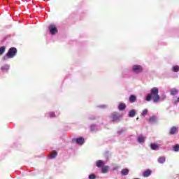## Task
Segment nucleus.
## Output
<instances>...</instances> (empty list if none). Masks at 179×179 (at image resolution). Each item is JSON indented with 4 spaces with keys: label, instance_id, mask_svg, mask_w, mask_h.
<instances>
[{
    "label": "nucleus",
    "instance_id": "nucleus-1",
    "mask_svg": "<svg viewBox=\"0 0 179 179\" xmlns=\"http://www.w3.org/2000/svg\"><path fill=\"white\" fill-rule=\"evenodd\" d=\"M146 101H153L154 103H159L160 101V96L159 95V88L153 87L151 90V92L148 94L146 98Z\"/></svg>",
    "mask_w": 179,
    "mask_h": 179
},
{
    "label": "nucleus",
    "instance_id": "nucleus-2",
    "mask_svg": "<svg viewBox=\"0 0 179 179\" xmlns=\"http://www.w3.org/2000/svg\"><path fill=\"white\" fill-rule=\"evenodd\" d=\"M16 54H17V49H16V48H10L6 53V56L3 57V59H6L7 58H13Z\"/></svg>",
    "mask_w": 179,
    "mask_h": 179
},
{
    "label": "nucleus",
    "instance_id": "nucleus-3",
    "mask_svg": "<svg viewBox=\"0 0 179 179\" xmlns=\"http://www.w3.org/2000/svg\"><path fill=\"white\" fill-rule=\"evenodd\" d=\"M110 118L113 122H120V120L122 118V115L115 112L111 114Z\"/></svg>",
    "mask_w": 179,
    "mask_h": 179
},
{
    "label": "nucleus",
    "instance_id": "nucleus-4",
    "mask_svg": "<svg viewBox=\"0 0 179 179\" xmlns=\"http://www.w3.org/2000/svg\"><path fill=\"white\" fill-rule=\"evenodd\" d=\"M134 73H141L143 72V68L141 65H134L132 67Z\"/></svg>",
    "mask_w": 179,
    "mask_h": 179
},
{
    "label": "nucleus",
    "instance_id": "nucleus-5",
    "mask_svg": "<svg viewBox=\"0 0 179 179\" xmlns=\"http://www.w3.org/2000/svg\"><path fill=\"white\" fill-rule=\"evenodd\" d=\"M50 33L52 34V35L57 34L58 33V29H57V27L54 24H50L48 27Z\"/></svg>",
    "mask_w": 179,
    "mask_h": 179
},
{
    "label": "nucleus",
    "instance_id": "nucleus-6",
    "mask_svg": "<svg viewBox=\"0 0 179 179\" xmlns=\"http://www.w3.org/2000/svg\"><path fill=\"white\" fill-rule=\"evenodd\" d=\"M177 132H178V127L173 126L169 130V135H175Z\"/></svg>",
    "mask_w": 179,
    "mask_h": 179
},
{
    "label": "nucleus",
    "instance_id": "nucleus-7",
    "mask_svg": "<svg viewBox=\"0 0 179 179\" xmlns=\"http://www.w3.org/2000/svg\"><path fill=\"white\" fill-rule=\"evenodd\" d=\"M75 141L77 145H83L85 143V138L83 137L76 138Z\"/></svg>",
    "mask_w": 179,
    "mask_h": 179
},
{
    "label": "nucleus",
    "instance_id": "nucleus-8",
    "mask_svg": "<svg viewBox=\"0 0 179 179\" xmlns=\"http://www.w3.org/2000/svg\"><path fill=\"white\" fill-rule=\"evenodd\" d=\"M124 108H127V105L124 103H120L118 106V110L120 111H124Z\"/></svg>",
    "mask_w": 179,
    "mask_h": 179
},
{
    "label": "nucleus",
    "instance_id": "nucleus-9",
    "mask_svg": "<svg viewBox=\"0 0 179 179\" xmlns=\"http://www.w3.org/2000/svg\"><path fill=\"white\" fill-rule=\"evenodd\" d=\"M150 174H152V171H150V169H148L143 172V176L149 177V176H150Z\"/></svg>",
    "mask_w": 179,
    "mask_h": 179
},
{
    "label": "nucleus",
    "instance_id": "nucleus-10",
    "mask_svg": "<svg viewBox=\"0 0 179 179\" xmlns=\"http://www.w3.org/2000/svg\"><path fill=\"white\" fill-rule=\"evenodd\" d=\"M130 103H135L136 101V96L131 95L129 98Z\"/></svg>",
    "mask_w": 179,
    "mask_h": 179
},
{
    "label": "nucleus",
    "instance_id": "nucleus-11",
    "mask_svg": "<svg viewBox=\"0 0 179 179\" xmlns=\"http://www.w3.org/2000/svg\"><path fill=\"white\" fill-rule=\"evenodd\" d=\"M166 162V157H159L158 158V163H160L161 164H163V163Z\"/></svg>",
    "mask_w": 179,
    "mask_h": 179
},
{
    "label": "nucleus",
    "instance_id": "nucleus-12",
    "mask_svg": "<svg viewBox=\"0 0 179 179\" xmlns=\"http://www.w3.org/2000/svg\"><path fill=\"white\" fill-rule=\"evenodd\" d=\"M137 141L139 143H143V142H145V137L143 136H140L138 137Z\"/></svg>",
    "mask_w": 179,
    "mask_h": 179
},
{
    "label": "nucleus",
    "instance_id": "nucleus-13",
    "mask_svg": "<svg viewBox=\"0 0 179 179\" xmlns=\"http://www.w3.org/2000/svg\"><path fill=\"white\" fill-rule=\"evenodd\" d=\"M136 114V112L135 111V110L133 109L129 111V117H130L131 118H133V117H135Z\"/></svg>",
    "mask_w": 179,
    "mask_h": 179
},
{
    "label": "nucleus",
    "instance_id": "nucleus-14",
    "mask_svg": "<svg viewBox=\"0 0 179 179\" xmlns=\"http://www.w3.org/2000/svg\"><path fill=\"white\" fill-rule=\"evenodd\" d=\"M150 148L152 150H157V149H159V145L157 144H150Z\"/></svg>",
    "mask_w": 179,
    "mask_h": 179
},
{
    "label": "nucleus",
    "instance_id": "nucleus-15",
    "mask_svg": "<svg viewBox=\"0 0 179 179\" xmlns=\"http://www.w3.org/2000/svg\"><path fill=\"white\" fill-rule=\"evenodd\" d=\"M129 173V170L127 169H122L121 171L122 176H128V173Z\"/></svg>",
    "mask_w": 179,
    "mask_h": 179
},
{
    "label": "nucleus",
    "instance_id": "nucleus-16",
    "mask_svg": "<svg viewBox=\"0 0 179 179\" xmlns=\"http://www.w3.org/2000/svg\"><path fill=\"white\" fill-rule=\"evenodd\" d=\"M156 121H157V120L156 119L155 116H152L149 118V122H150L151 124L156 122Z\"/></svg>",
    "mask_w": 179,
    "mask_h": 179
},
{
    "label": "nucleus",
    "instance_id": "nucleus-17",
    "mask_svg": "<svg viewBox=\"0 0 179 179\" xmlns=\"http://www.w3.org/2000/svg\"><path fill=\"white\" fill-rule=\"evenodd\" d=\"M102 173L103 174H106L108 173V166H103L102 167Z\"/></svg>",
    "mask_w": 179,
    "mask_h": 179
},
{
    "label": "nucleus",
    "instance_id": "nucleus-18",
    "mask_svg": "<svg viewBox=\"0 0 179 179\" xmlns=\"http://www.w3.org/2000/svg\"><path fill=\"white\" fill-rule=\"evenodd\" d=\"M178 93V90H177V89L176 88H173L171 90V96H176V94H177Z\"/></svg>",
    "mask_w": 179,
    "mask_h": 179
},
{
    "label": "nucleus",
    "instance_id": "nucleus-19",
    "mask_svg": "<svg viewBox=\"0 0 179 179\" xmlns=\"http://www.w3.org/2000/svg\"><path fill=\"white\" fill-rule=\"evenodd\" d=\"M103 165H104V163L103 162L102 160H98L96 162V167H101Z\"/></svg>",
    "mask_w": 179,
    "mask_h": 179
},
{
    "label": "nucleus",
    "instance_id": "nucleus-20",
    "mask_svg": "<svg viewBox=\"0 0 179 179\" xmlns=\"http://www.w3.org/2000/svg\"><path fill=\"white\" fill-rule=\"evenodd\" d=\"M56 156H58V152H57V151H54L53 152L50 153L51 159H55Z\"/></svg>",
    "mask_w": 179,
    "mask_h": 179
},
{
    "label": "nucleus",
    "instance_id": "nucleus-21",
    "mask_svg": "<svg viewBox=\"0 0 179 179\" xmlns=\"http://www.w3.org/2000/svg\"><path fill=\"white\" fill-rule=\"evenodd\" d=\"M173 72H179V66L176 65L172 67Z\"/></svg>",
    "mask_w": 179,
    "mask_h": 179
},
{
    "label": "nucleus",
    "instance_id": "nucleus-22",
    "mask_svg": "<svg viewBox=\"0 0 179 179\" xmlns=\"http://www.w3.org/2000/svg\"><path fill=\"white\" fill-rule=\"evenodd\" d=\"M6 48L5 46L0 47V55H2L5 52Z\"/></svg>",
    "mask_w": 179,
    "mask_h": 179
},
{
    "label": "nucleus",
    "instance_id": "nucleus-23",
    "mask_svg": "<svg viewBox=\"0 0 179 179\" xmlns=\"http://www.w3.org/2000/svg\"><path fill=\"white\" fill-rule=\"evenodd\" d=\"M174 152H178L179 151V145L177 144L173 147Z\"/></svg>",
    "mask_w": 179,
    "mask_h": 179
},
{
    "label": "nucleus",
    "instance_id": "nucleus-24",
    "mask_svg": "<svg viewBox=\"0 0 179 179\" xmlns=\"http://www.w3.org/2000/svg\"><path fill=\"white\" fill-rule=\"evenodd\" d=\"M148 114V109H145L143 110L141 115H143V117H145V115H146Z\"/></svg>",
    "mask_w": 179,
    "mask_h": 179
},
{
    "label": "nucleus",
    "instance_id": "nucleus-25",
    "mask_svg": "<svg viewBox=\"0 0 179 179\" xmlns=\"http://www.w3.org/2000/svg\"><path fill=\"white\" fill-rule=\"evenodd\" d=\"M90 179H96V175L95 174H91L89 176Z\"/></svg>",
    "mask_w": 179,
    "mask_h": 179
},
{
    "label": "nucleus",
    "instance_id": "nucleus-26",
    "mask_svg": "<svg viewBox=\"0 0 179 179\" xmlns=\"http://www.w3.org/2000/svg\"><path fill=\"white\" fill-rule=\"evenodd\" d=\"M50 117L51 118H52L53 117H55V113H54L53 112H51V113H50Z\"/></svg>",
    "mask_w": 179,
    "mask_h": 179
},
{
    "label": "nucleus",
    "instance_id": "nucleus-27",
    "mask_svg": "<svg viewBox=\"0 0 179 179\" xmlns=\"http://www.w3.org/2000/svg\"><path fill=\"white\" fill-rule=\"evenodd\" d=\"M177 102L179 103V97H178Z\"/></svg>",
    "mask_w": 179,
    "mask_h": 179
},
{
    "label": "nucleus",
    "instance_id": "nucleus-28",
    "mask_svg": "<svg viewBox=\"0 0 179 179\" xmlns=\"http://www.w3.org/2000/svg\"><path fill=\"white\" fill-rule=\"evenodd\" d=\"M164 99H166V96H164Z\"/></svg>",
    "mask_w": 179,
    "mask_h": 179
},
{
    "label": "nucleus",
    "instance_id": "nucleus-29",
    "mask_svg": "<svg viewBox=\"0 0 179 179\" xmlns=\"http://www.w3.org/2000/svg\"><path fill=\"white\" fill-rule=\"evenodd\" d=\"M134 179H139V178H134Z\"/></svg>",
    "mask_w": 179,
    "mask_h": 179
}]
</instances>
